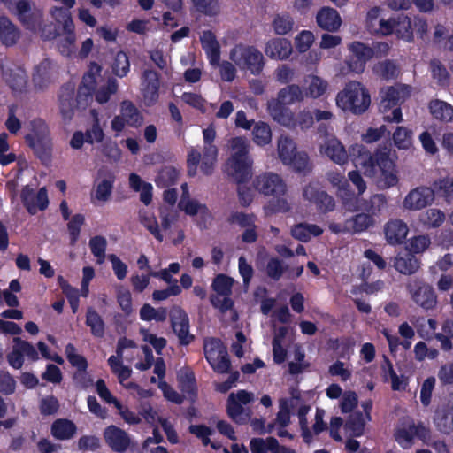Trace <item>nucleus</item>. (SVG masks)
Returning <instances> with one entry per match:
<instances>
[{"label": "nucleus", "instance_id": "e433bc0d", "mask_svg": "<svg viewBox=\"0 0 453 453\" xmlns=\"http://www.w3.org/2000/svg\"><path fill=\"white\" fill-rule=\"evenodd\" d=\"M429 108L432 115L440 120L450 121L453 119V108L443 101H432Z\"/></svg>", "mask_w": 453, "mask_h": 453}, {"label": "nucleus", "instance_id": "b1692460", "mask_svg": "<svg viewBox=\"0 0 453 453\" xmlns=\"http://www.w3.org/2000/svg\"><path fill=\"white\" fill-rule=\"evenodd\" d=\"M98 174L102 180L96 185L95 196L97 200L105 203L111 196L115 176L108 170H100Z\"/></svg>", "mask_w": 453, "mask_h": 453}, {"label": "nucleus", "instance_id": "7c9ffc66", "mask_svg": "<svg viewBox=\"0 0 453 453\" xmlns=\"http://www.w3.org/2000/svg\"><path fill=\"white\" fill-rule=\"evenodd\" d=\"M75 39L73 30H60L55 35V45L61 54L69 56L75 48Z\"/></svg>", "mask_w": 453, "mask_h": 453}, {"label": "nucleus", "instance_id": "a211bd4d", "mask_svg": "<svg viewBox=\"0 0 453 453\" xmlns=\"http://www.w3.org/2000/svg\"><path fill=\"white\" fill-rule=\"evenodd\" d=\"M384 231L388 243L400 244L405 240L409 228L403 221L394 219L387 223Z\"/></svg>", "mask_w": 453, "mask_h": 453}, {"label": "nucleus", "instance_id": "58836bf2", "mask_svg": "<svg viewBox=\"0 0 453 453\" xmlns=\"http://www.w3.org/2000/svg\"><path fill=\"white\" fill-rule=\"evenodd\" d=\"M195 10L208 17H216L220 12L219 0H191Z\"/></svg>", "mask_w": 453, "mask_h": 453}, {"label": "nucleus", "instance_id": "864d4df0", "mask_svg": "<svg viewBox=\"0 0 453 453\" xmlns=\"http://www.w3.org/2000/svg\"><path fill=\"white\" fill-rule=\"evenodd\" d=\"M430 69L433 78L435 79L440 85H447L449 80V73L444 65L438 59L434 58L430 61Z\"/></svg>", "mask_w": 453, "mask_h": 453}, {"label": "nucleus", "instance_id": "09e8293b", "mask_svg": "<svg viewBox=\"0 0 453 453\" xmlns=\"http://www.w3.org/2000/svg\"><path fill=\"white\" fill-rule=\"evenodd\" d=\"M395 145L400 150H407L412 143V132L406 127H398L393 134Z\"/></svg>", "mask_w": 453, "mask_h": 453}, {"label": "nucleus", "instance_id": "37998d69", "mask_svg": "<svg viewBox=\"0 0 453 453\" xmlns=\"http://www.w3.org/2000/svg\"><path fill=\"white\" fill-rule=\"evenodd\" d=\"M252 133L254 142L258 145H265L271 142V128L265 122L259 121L255 123Z\"/></svg>", "mask_w": 453, "mask_h": 453}, {"label": "nucleus", "instance_id": "bb28decb", "mask_svg": "<svg viewBox=\"0 0 453 453\" xmlns=\"http://www.w3.org/2000/svg\"><path fill=\"white\" fill-rule=\"evenodd\" d=\"M373 218L367 213H358L345 220L347 233L356 234L367 230L373 226Z\"/></svg>", "mask_w": 453, "mask_h": 453}, {"label": "nucleus", "instance_id": "6e6d98bb", "mask_svg": "<svg viewBox=\"0 0 453 453\" xmlns=\"http://www.w3.org/2000/svg\"><path fill=\"white\" fill-rule=\"evenodd\" d=\"M357 151L359 156L356 159V164L365 168V174L372 173L375 166V157H373L372 154L362 146H357Z\"/></svg>", "mask_w": 453, "mask_h": 453}, {"label": "nucleus", "instance_id": "c03bdc74", "mask_svg": "<svg viewBox=\"0 0 453 453\" xmlns=\"http://www.w3.org/2000/svg\"><path fill=\"white\" fill-rule=\"evenodd\" d=\"M373 69L379 76L386 80L395 79L399 73V70L395 63L389 59L378 63L375 65Z\"/></svg>", "mask_w": 453, "mask_h": 453}, {"label": "nucleus", "instance_id": "f257e3e1", "mask_svg": "<svg viewBox=\"0 0 453 453\" xmlns=\"http://www.w3.org/2000/svg\"><path fill=\"white\" fill-rule=\"evenodd\" d=\"M254 188L265 196L277 198L270 203L273 211L286 212L290 205L284 196L287 193V185L280 175L273 173H265L256 177L253 181Z\"/></svg>", "mask_w": 453, "mask_h": 453}, {"label": "nucleus", "instance_id": "49530a36", "mask_svg": "<svg viewBox=\"0 0 453 453\" xmlns=\"http://www.w3.org/2000/svg\"><path fill=\"white\" fill-rule=\"evenodd\" d=\"M234 280L225 274L217 275L212 282V288L217 296H230L232 294Z\"/></svg>", "mask_w": 453, "mask_h": 453}, {"label": "nucleus", "instance_id": "aec40b11", "mask_svg": "<svg viewBox=\"0 0 453 453\" xmlns=\"http://www.w3.org/2000/svg\"><path fill=\"white\" fill-rule=\"evenodd\" d=\"M26 142L29 147L32 148L35 156L42 162L47 165L50 163L52 152V143L50 139L35 140L32 134L26 136Z\"/></svg>", "mask_w": 453, "mask_h": 453}, {"label": "nucleus", "instance_id": "f704fd0d", "mask_svg": "<svg viewBox=\"0 0 453 453\" xmlns=\"http://www.w3.org/2000/svg\"><path fill=\"white\" fill-rule=\"evenodd\" d=\"M286 165H290L295 172L307 175L312 170V163L306 152H296Z\"/></svg>", "mask_w": 453, "mask_h": 453}, {"label": "nucleus", "instance_id": "39448f33", "mask_svg": "<svg viewBox=\"0 0 453 453\" xmlns=\"http://www.w3.org/2000/svg\"><path fill=\"white\" fill-rule=\"evenodd\" d=\"M203 350L207 361L215 372L226 373L229 371L231 363L227 349L219 339L210 338L205 340Z\"/></svg>", "mask_w": 453, "mask_h": 453}, {"label": "nucleus", "instance_id": "052dcab7", "mask_svg": "<svg viewBox=\"0 0 453 453\" xmlns=\"http://www.w3.org/2000/svg\"><path fill=\"white\" fill-rule=\"evenodd\" d=\"M118 90V81L116 79H109L107 84L101 87L96 94V99L98 103H106L110 96L115 94Z\"/></svg>", "mask_w": 453, "mask_h": 453}, {"label": "nucleus", "instance_id": "680f3d73", "mask_svg": "<svg viewBox=\"0 0 453 453\" xmlns=\"http://www.w3.org/2000/svg\"><path fill=\"white\" fill-rule=\"evenodd\" d=\"M434 424L440 432L449 434L453 432V412L450 418L445 411L437 412L434 417Z\"/></svg>", "mask_w": 453, "mask_h": 453}, {"label": "nucleus", "instance_id": "338daca9", "mask_svg": "<svg viewBox=\"0 0 453 453\" xmlns=\"http://www.w3.org/2000/svg\"><path fill=\"white\" fill-rule=\"evenodd\" d=\"M314 41V35L310 30H303L296 37V47L300 52L309 50Z\"/></svg>", "mask_w": 453, "mask_h": 453}, {"label": "nucleus", "instance_id": "7ed1b4c3", "mask_svg": "<svg viewBox=\"0 0 453 453\" xmlns=\"http://www.w3.org/2000/svg\"><path fill=\"white\" fill-rule=\"evenodd\" d=\"M230 58L242 70H248L254 75H258L264 69L265 58L253 46L236 45L230 52Z\"/></svg>", "mask_w": 453, "mask_h": 453}, {"label": "nucleus", "instance_id": "3c124183", "mask_svg": "<svg viewBox=\"0 0 453 453\" xmlns=\"http://www.w3.org/2000/svg\"><path fill=\"white\" fill-rule=\"evenodd\" d=\"M393 154H395V151L392 152L391 149L387 146L379 148L374 156L375 165H377L380 169L395 167L392 157Z\"/></svg>", "mask_w": 453, "mask_h": 453}, {"label": "nucleus", "instance_id": "f03ea898", "mask_svg": "<svg viewBox=\"0 0 453 453\" xmlns=\"http://www.w3.org/2000/svg\"><path fill=\"white\" fill-rule=\"evenodd\" d=\"M337 105L345 111L360 115L367 111L371 96L365 87L358 81H349L336 96Z\"/></svg>", "mask_w": 453, "mask_h": 453}, {"label": "nucleus", "instance_id": "79ce46f5", "mask_svg": "<svg viewBox=\"0 0 453 453\" xmlns=\"http://www.w3.org/2000/svg\"><path fill=\"white\" fill-rule=\"evenodd\" d=\"M365 420L360 411H356L349 415L345 423V428L351 431V435L355 437L361 436L364 434Z\"/></svg>", "mask_w": 453, "mask_h": 453}, {"label": "nucleus", "instance_id": "423d86ee", "mask_svg": "<svg viewBox=\"0 0 453 453\" xmlns=\"http://www.w3.org/2000/svg\"><path fill=\"white\" fill-rule=\"evenodd\" d=\"M407 290L411 299L425 310H432L437 304L434 288L420 279H412L407 283Z\"/></svg>", "mask_w": 453, "mask_h": 453}, {"label": "nucleus", "instance_id": "9d476101", "mask_svg": "<svg viewBox=\"0 0 453 453\" xmlns=\"http://www.w3.org/2000/svg\"><path fill=\"white\" fill-rule=\"evenodd\" d=\"M434 188L418 187L412 189L404 198L403 206L409 210H420L434 200Z\"/></svg>", "mask_w": 453, "mask_h": 453}, {"label": "nucleus", "instance_id": "8fccbe9b", "mask_svg": "<svg viewBox=\"0 0 453 453\" xmlns=\"http://www.w3.org/2000/svg\"><path fill=\"white\" fill-rule=\"evenodd\" d=\"M129 67L130 63L128 57L125 52L119 51L116 54L114 60L111 64V69L113 73L119 76V78H123L127 74Z\"/></svg>", "mask_w": 453, "mask_h": 453}, {"label": "nucleus", "instance_id": "0e129e2a", "mask_svg": "<svg viewBox=\"0 0 453 453\" xmlns=\"http://www.w3.org/2000/svg\"><path fill=\"white\" fill-rule=\"evenodd\" d=\"M387 205V198L383 194H375L372 196L366 203L365 210L371 214L380 212Z\"/></svg>", "mask_w": 453, "mask_h": 453}, {"label": "nucleus", "instance_id": "1a4fd4ad", "mask_svg": "<svg viewBox=\"0 0 453 453\" xmlns=\"http://www.w3.org/2000/svg\"><path fill=\"white\" fill-rule=\"evenodd\" d=\"M57 77V65L50 58L42 59L34 68L33 82L40 89L47 88Z\"/></svg>", "mask_w": 453, "mask_h": 453}, {"label": "nucleus", "instance_id": "cd10ccee", "mask_svg": "<svg viewBox=\"0 0 453 453\" xmlns=\"http://www.w3.org/2000/svg\"><path fill=\"white\" fill-rule=\"evenodd\" d=\"M203 48L206 50L211 65H219L220 51L216 36L211 30H205L201 36Z\"/></svg>", "mask_w": 453, "mask_h": 453}, {"label": "nucleus", "instance_id": "dca6fc26", "mask_svg": "<svg viewBox=\"0 0 453 453\" xmlns=\"http://www.w3.org/2000/svg\"><path fill=\"white\" fill-rule=\"evenodd\" d=\"M409 94L408 87L400 84L388 87L381 91V102L380 104L382 112L388 111L392 107L398 104Z\"/></svg>", "mask_w": 453, "mask_h": 453}, {"label": "nucleus", "instance_id": "473e14b6", "mask_svg": "<svg viewBox=\"0 0 453 453\" xmlns=\"http://www.w3.org/2000/svg\"><path fill=\"white\" fill-rule=\"evenodd\" d=\"M101 66L97 64L94 63L91 65V69L88 73H87L83 78L81 86L79 87L78 90V97H81L82 96H89L92 94V91L95 89L96 87V78L94 75V72L100 73Z\"/></svg>", "mask_w": 453, "mask_h": 453}, {"label": "nucleus", "instance_id": "bf43d9fd", "mask_svg": "<svg viewBox=\"0 0 453 453\" xmlns=\"http://www.w3.org/2000/svg\"><path fill=\"white\" fill-rule=\"evenodd\" d=\"M349 50L355 58L368 61L374 55L373 48H371L360 42H354L349 46Z\"/></svg>", "mask_w": 453, "mask_h": 453}, {"label": "nucleus", "instance_id": "c756f323", "mask_svg": "<svg viewBox=\"0 0 453 453\" xmlns=\"http://www.w3.org/2000/svg\"><path fill=\"white\" fill-rule=\"evenodd\" d=\"M227 414L237 424H244L250 418V411L235 400L234 393L227 399Z\"/></svg>", "mask_w": 453, "mask_h": 453}, {"label": "nucleus", "instance_id": "0eeeda50", "mask_svg": "<svg viewBox=\"0 0 453 453\" xmlns=\"http://www.w3.org/2000/svg\"><path fill=\"white\" fill-rule=\"evenodd\" d=\"M15 15L25 28H36L43 19L42 10L30 0H18L15 4Z\"/></svg>", "mask_w": 453, "mask_h": 453}, {"label": "nucleus", "instance_id": "4468645a", "mask_svg": "<svg viewBox=\"0 0 453 453\" xmlns=\"http://www.w3.org/2000/svg\"><path fill=\"white\" fill-rule=\"evenodd\" d=\"M267 111L272 119L278 124L288 128L296 127L295 114L285 104L272 99L267 103Z\"/></svg>", "mask_w": 453, "mask_h": 453}, {"label": "nucleus", "instance_id": "2f4dec72", "mask_svg": "<svg viewBox=\"0 0 453 453\" xmlns=\"http://www.w3.org/2000/svg\"><path fill=\"white\" fill-rule=\"evenodd\" d=\"M322 232L317 225L307 223L297 224L291 229L292 236L301 242H308L311 236H319Z\"/></svg>", "mask_w": 453, "mask_h": 453}, {"label": "nucleus", "instance_id": "f3484780", "mask_svg": "<svg viewBox=\"0 0 453 453\" xmlns=\"http://www.w3.org/2000/svg\"><path fill=\"white\" fill-rule=\"evenodd\" d=\"M159 80L157 73L153 70H145L142 73V91L148 103L152 104L158 97Z\"/></svg>", "mask_w": 453, "mask_h": 453}, {"label": "nucleus", "instance_id": "6ab92c4d", "mask_svg": "<svg viewBox=\"0 0 453 453\" xmlns=\"http://www.w3.org/2000/svg\"><path fill=\"white\" fill-rule=\"evenodd\" d=\"M394 267L402 274L411 275L420 267L418 258L410 251L398 254L394 260Z\"/></svg>", "mask_w": 453, "mask_h": 453}, {"label": "nucleus", "instance_id": "4be33fe9", "mask_svg": "<svg viewBox=\"0 0 453 453\" xmlns=\"http://www.w3.org/2000/svg\"><path fill=\"white\" fill-rule=\"evenodd\" d=\"M4 80L14 91H23L27 84L26 71L19 66H13L3 71Z\"/></svg>", "mask_w": 453, "mask_h": 453}, {"label": "nucleus", "instance_id": "e2e57ef3", "mask_svg": "<svg viewBox=\"0 0 453 453\" xmlns=\"http://www.w3.org/2000/svg\"><path fill=\"white\" fill-rule=\"evenodd\" d=\"M51 15L62 28H71L73 25L70 11L64 7H55L51 11Z\"/></svg>", "mask_w": 453, "mask_h": 453}, {"label": "nucleus", "instance_id": "f8f14e48", "mask_svg": "<svg viewBox=\"0 0 453 453\" xmlns=\"http://www.w3.org/2000/svg\"><path fill=\"white\" fill-rule=\"evenodd\" d=\"M252 165L251 158H228L226 172L237 183H243L251 177Z\"/></svg>", "mask_w": 453, "mask_h": 453}, {"label": "nucleus", "instance_id": "72a5a7b5", "mask_svg": "<svg viewBox=\"0 0 453 453\" xmlns=\"http://www.w3.org/2000/svg\"><path fill=\"white\" fill-rule=\"evenodd\" d=\"M120 115L124 118L127 124L132 127L140 126L142 122L139 111L134 104L128 100H125L121 103Z\"/></svg>", "mask_w": 453, "mask_h": 453}, {"label": "nucleus", "instance_id": "4c0bfd02", "mask_svg": "<svg viewBox=\"0 0 453 453\" xmlns=\"http://www.w3.org/2000/svg\"><path fill=\"white\" fill-rule=\"evenodd\" d=\"M86 324L91 328V333L96 337H103L104 334V322L101 316L92 308L87 310Z\"/></svg>", "mask_w": 453, "mask_h": 453}, {"label": "nucleus", "instance_id": "ddd939ff", "mask_svg": "<svg viewBox=\"0 0 453 453\" xmlns=\"http://www.w3.org/2000/svg\"><path fill=\"white\" fill-rule=\"evenodd\" d=\"M104 438L107 445L118 453L127 451L131 444V438L128 434L113 425L104 429Z\"/></svg>", "mask_w": 453, "mask_h": 453}, {"label": "nucleus", "instance_id": "ea45409f", "mask_svg": "<svg viewBox=\"0 0 453 453\" xmlns=\"http://www.w3.org/2000/svg\"><path fill=\"white\" fill-rule=\"evenodd\" d=\"M294 141L288 136H281L278 142V153L283 164H287L296 153Z\"/></svg>", "mask_w": 453, "mask_h": 453}, {"label": "nucleus", "instance_id": "a19ab883", "mask_svg": "<svg viewBox=\"0 0 453 453\" xmlns=\"http://www.w3.org/2000/svg\"><path fill=\"white\" fill-rule=\"evenodd\" d=\"M379 28H411V20L407 15L397 13L387 19H380Z\"/></svg>", "mask_w": 453, "mask_h": 453}, {"label": "nucleus", "instance_id": "774afa93", "mask_svg": "<svg viewBox=\"0 0 453 453\" xmlns=\"http://www.w3.org/2000/svg\"><path fill=\"white\" fill-rule=\"evenodd\" d=\"M435 192H441L444 196H453V177H445L434 182Z\"/></svg>", "mask_w": 453, "mask_h": 453}, {"label": "nucleus", "instance_id": "393cba45", "mask_svg": "<svg viewBox=\"0 0 453 453\" xmlns=\"http://www.w3.org/2000/svg\"><path fill=\"white\" fill-rule=\"evenodd\" d=\"M319 28H340L342 19L336 10L331 7L321 8L316 17Z\"/></svg>", "mask_w": 453, "mask_h": 453}, {"label": "nucleus", "instance_id": "c85d7f7f", "mask_svg": "<svg viewBox=\"0 0 453 453\" xmlns=\"http://www.w3.org/2000/svg\"><path fill=\"white\" fill-rule=\"evenodd\" d=\"M76 426L71 420L59 418L51 425V434L58 440H69L76 433Z\"/></svg>", "mask_w": 453, "mask_h": 453}, {"label": "nucleus", "instance_id": "5701e85b", "mask_svg": "<svg viewBox=\"0 0 453 453\" xmlns=\"http://www.w3.org/2000/svg\"><path fill=\"white\" fill-rule=\"evenodd\" d=\"M328 88V82L323 78L310 74L304 79V97L319 98L322 96Z\"/></svg>", "mask_w": 453, "mask_h": 453}, {"label": "nucleus", "instance_id": "412c9836", "mask_svg": "<svg viewBox=\"0 0 453 453\" xmlns=\"http://www.w3.org/2000/svg\"><path fill=\"white\" fill-rule=\"evenodd\" d=\"M265 51L272 58L286 59L292 52V46L285 38H275L267 42Z\"/></svg>", "mask_w": 453, "mask_h": 453}, {"label": "nucleus", "instance_id": "5fc2aeb1", "mask_svg": "<svg viewBox=\"0 0 453 453\" xmlns=\"http://www.w3.org/2000/svg\"><path fill=\"white\" fill-rule=\"evenodd\" d=\"M20 40L27 43L29 38L20 30H0V42L7 47L16 44Z\"/></svg>", "mask_w": 453, "mask_h": 453}, {"label": "nucleus", "instance_id": "de8ad7c7", "mask_svg": "<svg viewBox=\"0 0 453 453\" xmlns=\"http://www.w3.org/2000/svg\"><path fill=\"white\" fill-rule=\"evenodd\" d=\"M178 381L182 392L190 395H195L196 382L192 372L188 371V369L180 370L178 373Z\"/></svg>", "mask_w": 453, "mask_h": 453}, {"label": "nucleus", "instance_id": "a878e982", "mask_svg": "<svg viewBox=\"0 0 453 453\" xmlns=\"http://www.w3.org/2000/svg\"><path fill=\"white\" fill-rule=\"evenodd\" d=\"M303 99L304 93L302 88L296 84H291L280 89L277 94V98L274 100L282 104L289 105L302 102Z\"/></svg>", "mask_w": 453, "mask_h": 453}, {"label": "nucleus", "instance_id": "9b49d317", "mask_svg": "<svg viewBox=\"0 0 453 453\" xmlns=\"http://www.w3.org/2000/svg\"><path fill=\"white\" fill-rule=\"evenodd\" d=\"M21 200L24 206L30 214H35L37 210L43 211L49 204L47 190L45 188H40L35 195V191L28 185L25 186L21 191Z\"/></svg>", "mask_w": 453, "mask_h": 453}, {"label": "nucleus", "instance_id": "c9c22d12", "mask_svg": "<svg viewBox=\"0 0 453 453\" xmlns=\"http://www.w3.org/2000/svg\"><path fill=\"white\" fill-rule=\"evenodd\" d=\"M231 157L229 158H250V142L244 137H234L229 141Z\"/></svg>", "mask_w": 453, "mask_h": 453}, {"label": "nucleus", "instance_id": "6e6552de", "mask_svg": "<svg viewBox=\"0 0 453 453\" xmlns=\"http://www.w3.org/2000/svg\"><path fill=\"white\" fill-rule=\"evenodd\" d=\"M171 325L181 345L191 343L195 336L189 332V319L187 313L179 307L171 312Z\"/></svg>", "mask_w": 453, "mask_h": 453}, {"label": "nucleus", "instance_id": "20e7f679", "mask_svg": "<svg viewBox=\"0 0 453 453\" xmlns=\"http://www.w3.org/2000/svg\"><path fill=\"white\" fill-rule=\"evenodd\" d=\"M217 155L218 150L214 144L204 145L202 152L192 148L187 159L188 174L191 177L195 176L201 161V171L205 175H211L217 161Z\"/></svg>", "mask_w": 453, "mask_h": 453}, {"label": "nucleus", "instance_id": "4d7b16f0", "mask_svg": "<svg viewBox=\"0 0 453 453\" xmlns=\"http://www.w3.org/2000/svg\"><path fill=\"white\" fill-rule=\"evenodd\" d=\"M422 222L431 227H439L445 220V214L439 209L431 208L422 215Z\"/></svg>", "mask_w": 453, "mask_h": 453}, {"label": "nucleus", "instance_id": "603ef678", "mask_svg": "<svg viewBox=\"0 0 453 453\" xmlns=\"http://www.w3.org/2000/svg\"><path fill=\"white\" fill-rule=\"evenodd\" d=\"M107 241L104 236L96 235L89 241L92 254L97 258L98 264H103L105 259Z\"/></svg>", "mask_w": 453, "mask_h": 453}, {"label": "nucleus", "instance_id": "13d9d810", "mask_svg": "<svg viewBox=\"0 0 453 453\" xmlns=\"http://www.w3.org/2000/svg\"><path fill=\"white\" fill-rule=\"evenodd\" d=\"M380 172L378 179V187L380 188L387 189L397 184L398 178L395 167H390L389 169L383 168L380 169Z\"/></svg>", "mask_w": 453, "mask_h": 453}, {"label": "nucleus", "instance_id": "a18cd8bd", "mask_svg": "<svg viewBox=\"0 0 453 453\" xmlns=\"http://www.w3.org/2000/svg\"><path fill=\"white\" fill-rule=\"evenodd\" d=\"M140 317L142 320L165 321L167 318V310L165 308L155 309L146 303L140 310Z\"/></svg>", "mask_w": 453, "mask_h": 453}, {"label": "nucleus", "instance_id": "69168bd1", "mask_svg": "<svg viewBox=\"0 0 453 453\" xmlns=\"http://www.w3.org/2000/svg\"><path fill=\"white\" fill-rule=\"evenodd\" d=\"M285 267L282 261L278 258H272L268 261L266 265V274L268 277L274 280H279L282 276Z\"/></svg>", "mask_w": 453, "mask_h": 453}, {"label": "nucleus", "instance_id": "2eb2a0df", "mask_svg": "<svg viewBox=\"0 0 453 453\" xmlns=\"http://www.w3.org/2000/svg\"><path fill=\"white\" fill-rule=\"evenodd\" d=\"M320 153L326 155L334 163L343 165L348 162L349 156L341 142L335 138L327 139L320 145Z\"/></svg>", "mask_w": 453, "mask_h": 453}]
</instances>
